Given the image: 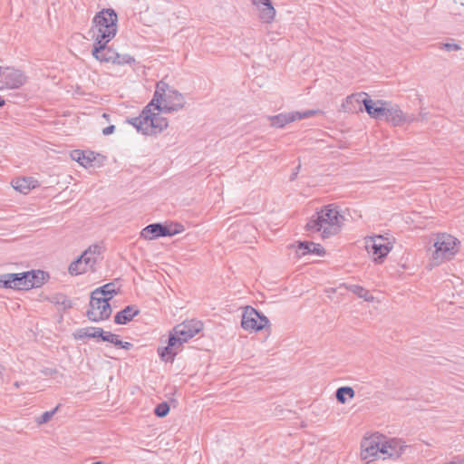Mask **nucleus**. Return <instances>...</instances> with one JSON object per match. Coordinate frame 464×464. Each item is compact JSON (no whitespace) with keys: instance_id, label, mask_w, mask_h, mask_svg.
<instances>
[{"instance_id":"37998d69","label":"nucleus","mask_w":464,"mask_h":464,"mask_svg":"<svg viewBox=\"0 0 464 464\" xmlns=\"http://www.w3.org/2000/svg\"><path fill=\"white\" fill-rule=\"evenodd\" d=\"M133 347V344L129 342H121V345H120V348L124 350H130Z\"/></svg>"},{"instance_id":"a19ab883","label":"nucleus","mask_w":464,"mask_h":464,"mask_svg":"<svg viewBox=\"0 0 464 464\" xmlns=\"http://www.w3.org/2000/svg\"><path fill=\"white\" fill-rule=\"evenodd\" d=\"M115 131L114 125H109L102 130V134L105 136L111 135Z\"/></svg>"},{"instance_id":"2f4dec72","label":"nucleus","mask_w":464,"mask_h":464,"mask_svg":"<svg viewBox=\"0 0 464 464\" xmlns=\"http://www.w3.org/2000/svg\"><path fill=\"white\" fill-rule=\"evenodd\" d=\"M346 288L355 294L360 298H363L365 301H372L373 296L369 293L368 290L358 285H350Z\"/></svg>"},{"instance_id":"c85d7f7f","label":"nucleus","mask_w":464,"mask_h":464,"mask_svg":"<svg viewBox=\"0 0 464 464\" xmlns=\"http://www.w3.org/2000/svg\"><path fill=\"white\" fill-rule=\"evenodd\" d=\"M172 89L169 88V84L164 81H160L156 85V91L154 92L153 98L150 102L153 103H161L160 102L166 97V94L169 91Z\"/></svg>"},{"instance_id":"f3484780","label":"nucleus","mask_w":464,"mask_h":464,"mask_svg":"<svg viewBox=\"0 0 464 464\" xmlns=\"http://www.w3.org/2000/svg\"><path fill=\"white\" fill-rule=\"evenodd\" d=\"M97 157L102 158V160H105V157L92 150H74L71 152L72 160L77 161L84 168L93 166V162L96 161Z\"/></svg>"},{"instance_id":"e433bc0d","label":"nucleus","mask_w":464,"mask_h":464,"mask_svg":"<svg viewBox=\"0 0 464 464\" xmlns=\"http://www.w3.org/2000/svg\"><path fill=\"white\" fill-rule=\"evenodd\" d=\"M268 325H269L268 318L264 314L259 312L256 332H259V331L265 329Z\"/></svg>"},{"instance_id":"79ce46f5","label":"nucleus","mask_w":464,"mask_h":464,"mask_svg":"<svg viewBox=\"0 0 464 464\" xmlns=\"http://www.w3.org/2000/svg\"><path fill=\"white\" fill-rule=\"evenodd\" d=\"M120 336L118 334H112V341H111L110 343L114 344L115 346L117 347H120V345H121V340H120L119 338Z\"/></svg>"},{"instance_id":"473e14b6","label":"nucleus","mask_w":464,"mask_h":464,"mask_svg":"<svg viewBox=\"0 0 464 464\" xmlns=\"http://www.w3.org/2000/svg\"><path fill=\"white\" fill-rule=\"evenodd\" d=\"M134 57L130 54H120L119 53H115L113 56V63L115 65H125V64H132L135 63Z\"/></svg>"},{"instance_id":"aec40b11","label":"nucleus","mask_w":464,"mask_h":464,"mask_svg":"<svg viewBox=\"0 0 464 464\" xmlns=\"http://www.w3.org/2000/svg\"><path fill=\"white\" fill-rule=\"evenodd\" d=\"M174 336L169 335L168 344L165 347H159L158 353L164 362H173L177 355V349L179 347Z\"/></svg>"},{"instance_id":"de8ad7c7","label":"nucleus","mask_w":464,"mask_h":464,"mask_svg":"<svg viewBox=\"0 0 464 464\" xmlns=\"http://www.w3.org/2000/svg\"><path fill=\"white\" fill-rule=\"evenodd\" d=\"M419 121V118H413V117H409L407 116V120L405 122H412V121Z\"/></svg>"},{"instance_id":"412c9836","label":"nucleus","mask_w":464,"mask_h":464,"mask_svg":"<svg viewBox=\"0 0 464 464\" xmlns=\"http://www.w3.org/2000/svg\"><path fill=\"white\" fill-rule=\"evenodd\" d=\"M296 254L298 256H304L307 254H315L323 256L325 255V249L320 245L311 241H297Z\"/></svg>"},{"instance_id":"cd10ccee","label":"nucleus","mask_w":464,"mask_h":464,"mask_svg":"<svg viewBox=\"0 0 464 464\" xmlns=\"http://www.w3.org/2000/svg\"><path fill=\"white\" fill-rule=\"evenodd\" d=\"M102 247L100 245L90 246L85 251L82 252V257H84V263L86 266L91 267L96 263L95 256H99L102 253Z\"/></svg>"},{"instance_id":"a211bd4d","label":"nucleus","mask_w":464,"mask_h":464,"mask_svg":"<svg viewBox=\"0 0 464 464\" xmlns=\"http://www.w3.org/2000/svg\"><path fill=\"white\" fill-rule=\"evenodd\" d=\"M258 316H259L258 310H256V308H254L250 305L246 306L244 309L243 314H242V320H241L242 328L246 331L256 332Z\"/></svg>"},{"instance_id":"ea45409f","label":"nucleus","mask_w":464,"mask_h":464,"mask_svg":"<svg viewBox=\"0 0 464 464\" xmlns=\"http://www.w3.org/2000/svg\"><path fill=\"white\" fill-rule=\"evenodd\" d=\"M112 334H113L111 332H107L102 329V335H99L98 338H100L103 342L110 343L111 341H112Z\"/></svg>"},{"instance_id":"603ef678","label":"nucleus","mask_w":464,"mask_h":464,"mask_svg":"<svg viewBox=\"0 0 464 464\" xmlns=\"http://www.w3.org/2000/svg\"><path fill=\"white\" fill-rule=\"evenodd\" d=\"M2 72V66H0V72Z\"/></svg>"},{"instance_id":"1a4fd4ad","label":"nucleus","mask_w":464,"mask_h":464,"mask_svg":"<svg viewBox=\"0 0 464 464\" xmlns=\"http://www.w3.org/2000/svg\"><path fill=\"white\" fill-rule=\"evenodd\" d=\"M385 240L381 235L366 238V250L373 256L376 263H382L392 248V243L384 242Z\"/></svg>"},{"instance_id":"c03bdc74","label":"nucleus","mask_w":464,"mask_h":464,"mask_svg":"<svg viewBox=\"0 0 464 464\" xmlns=\"http://www.w3.org/2000/svg\"><path fill=\"white\" fill-rule=\"evenodd\" d=\"M300 168H301V165L299 164L295 169V170L293 171V173L291 174L290 176V180L293 181L296 179L297 175H298V172L300 170Z\"/></svg>"},{"instance_id":"f257e3e1","label":"nucleus","mask_w":464,"mask_h":464,"mask_svg":"<svg viewBox=\"0 0 464 464\" xmlns=\"http://www.w3.org/2000/svg\"><path fill=\"white\" fill-rule=\"evenodd\" d=\"M344 220L335 204H329L315 212L305 225L306 231L321 232L322 237L328 238L336 235Z\"/></svg>"},{"instance_id":"49530a36","label":"nucleus","mask_w":464,"mask_h":464,"mask_svg":"<svg viewBox=\"0 0 464 464\" xmlns=\"http://www.w3.org/2000/svg\"><path fill=\"white\" fill-rule=\"evenodd\" d=\"M426 115H427L426 113H421V112H420V113L419 114V116H418L419 121H425V120H426Z\"/></svg>"},{"instance_id":"8fccbe9b","label":"nucleus","mask_w":464,"mask_h":464,"mask_svg":"<svg viewBox=\"0 0 464 464\" xmlns=\"http://www.w3.org/2000/svg\"><path fill=\"white\" fill-rule=\"evenodd\" d=\"M102 117H103L104 119H108L109 114H107V113H103V114H102Z\"/></svg>"},{"instance_id":"c756f323","label":"nucleus","mask_w":464,"mask_h":464,"mask_svg":"<svg viewBox=\"0 0 464 464\" xmlns=\"http://www.w3.org/2000/svg\"><path fill=\"white\" fill-rule=\"evenodd\" d=\"M86 266L84 257H82L81 255L70 264L68 272L72 276L81 275L86 272Z\"/></svg>"},{"instance_id":"72a5a7b5","label":"nucleus","mask_w":464,"mask_h":464,"mask_svg":"<svg viewBox=\"0 0 464 464\" xmlns=\"http://www.w3.org/2000/svg\"><path fill=\"white\" fill-rule=\"evenodd\" d=\"M52 302L55 304L63 306V309H69L72 307V301L63 294H57L53 295Z\"/></svg>"},{"instance_id":"6e6552de","label":"nucleus","mask_w":464,"mask_h":464,"mask_svg":"<svg viewBox=\"0 0 464 464\" xmlns=\"http://www.w3.org/2000/svg\"><path fill=\"white\" fill-rule=\"evenodd\" d=\"M202 329L203 323L201 321L196 319L185 320L181 324H177L169 334L176 338L179 346H182L183 343L193 338Z\"/></svg>"},{"instance_id":"bb28decb","label":"nucleus","mask_w":464,"mask_h":464,"mask_svg":"<svg viewBox=\"0 0 464 464\" xmlns=\"http://www.w3.org/2000/svg\"><path fill=\"white\" fill-rule=\"evenodd\" d=\"M102 328L101 327H85L77 329L73 334V337L76 340H82L84 338H98L102 335Z\"/></svg>"},{"instance_id":"393cba45","label":"nucleus","mask_w":464,"mask_h":464,"mask_svg":"<svg viewBox=\"0 0 464 464\" xmlns=\"http://www.w3.org/2000/svg\"><path fill=\"white\" fill-rule=\"evenodd\" d=\"M26 275H29L28 278V290L40 287L49 278V274L42 270H31L27 271Z\"/></svg>"},{"instance_id":"9b49d317","label":"nucleus","mask_w":464,"mask_h":464,"mask_svg":"<svg viewBox=\"0 0 464 464\" xmlns=\"http://www.w3.org/2000/svg\"><path fill=\"white\" fill-rule=\"evenodd\" d=\"M26 82V76L20 71L10 67H2L0 72V90L18 89Z\"/></svg>"},{"instance_id":"423d86ee","label":"nucleus","mask_w":464,"mask_h":464,"mask_svg":"<svg viewBox=\"0 0 464 464\" xmlns=\"http://www.w3.org/2000/svg\"><path fill=\"white\" fill-rule=\"evenodd\" d=\"M184 230V226L179 223H152L145 227L140 236L144 239L153 240L161 237H172Z\"/></svg>"},{"instance_id":"39448f33","label":"nucleus","mask_w":464,"mask_h":464,"mask_svg":"<svg viewBox=\"0 0 464 464\" xmlns=\"http://www.w3.org/2000/svg\"><path fill=\"white\" fill-rule=\"evenodd\" d=\"M458 239L447 233L436 236L433 244L434 250L431 253V266H440L441 263L450 260L458 252Z\"/></svg>"},{"instance_id":"c9c22d12","label":"nucleus","mask_w":464,"mask_h":464,"mask_svg":"<svg viewBox=\"0 0 464 464\" xmlns=\"http://www.w3.org/2000/svg\"><path fill=\"white\" fill-rule=\"evenodd\" d=\"M59 407L60 404H58L53 410L44 412L40 417L36 419V422L40 425L47 423L52 419V417L56 413Z\"/></svg>"},{"instance_id":"4c0bfd02","label":"nucleus","mask_w":464,"mask_h":464,"mask_svg":"<svg viewBox=\"0 0 464 464\" xmlns=\"http://www.w3.org/2000/svg\"><path fill=\"white\" fill-rule=\"evenodd\" d=\"M440 49H444L448 52H451V51H459L461 49L460 45L458 44H451V43H444V44H440Z\"/></svg>"},{"instance_id":"5701e85b","label":"nucleus","mask_w":464,"mask_h":464,"mask_svg":"<svg viewBox=\"0 0 464 464\" xmlns=\"http://www.w3.org/2000/svg\"><path fill=\"white\" fill-rule=\"evenodd\" d=\"M38 181L32 177L18 178L12 181L13 188L23 193L27 194L31 189L36 188Z\"/></svg>"},{"instance_id":"3c124183","label":"nucleus","mask_w":464,"mask_h":464,"mask_svg":"<svg viewBox=\"0 0 464 464\" xmlns=\"http://www.w3.org/2000/svg\"><path fill=\"white\" fill-rule=\"evenodd\" d=\"M92 464H103V462H102V461H96V462H93V463H92Z\"/></svg>"},{"instance_id":"58836bf2","label":"nucleus","mask_w":464,"mask_h":464,"mask_svg":"<svg viewBox=\"0 0 464 464\" xmlns=\"http://www.w3.org/2000/svg\"><path fill=\"white\" fill-rule=\"evenodd\" d=\"M9 278V273L0 276V288H11V282Z\"/></svg>"},{"instance_id":"9d476101","label":"nucleus","mask_w":464,"mask_h":464,"mask_svg":"<svg viewBox=\"0 0 464 464\" xmlns=\"http://www.w3.org/2000/svg\"><path fill=\"white\" fill-rule=\"evenodd\" d=\"M385 436L375 432L369 437H364L361 442V457L367 459L371 457H376L378 453L382 454V445L383 444Z\"/></svg>"},{"instance_id":"6ab92c4d","label":"nucleus","mask_w":464,"mask_h":464,"mask_svg":"<svg viewBox=\"0 0 464 464\" xmlns=\"http://www.w3.org/2000/svg\"><path fill=\"white\" fill-rule=\"evenodd\" d=\"M253 3L259 8V17L264 23L273 22L276 15V9L271 0H253Z\"/></svg>"},{"instance_id":"a18cd8bd","label":"nucleus","mask_w":464,"mask_h":464,"mask_svg":"<svg viewBox=\"0 0 464 464\" xmlns=\"http://www.w3.org/2000/svg\"><path fill=\"white\" fill-rule=\"evenodd\" d=\"M43 373H44V375H53V374L57 373V370H56V369H52V368H45V369L43 371Z\"/></svg>"},{"instance_id":"09e8293b","label":"nucleus","mask_w":464,"mask_h":464,"mask_svg":"<svg viewBox=\"0 0 464 464\" xmlns=\"http://www.w3.org/2000/svg\"><path fill=\"white\" fill-rule=\"evenodd\" d=\"M5 104V101L0 96V108Z\"/></svg>"},{"instance_id":"a878e982","label":"nucleus","mask_w":464,"mask_h":464,"mask_svg":"<svg viewBox=\"0 0 464 464\" xmlns=\"http://www.w3.org/2000/svg\"><path fill=\"white\" fill-rule=\"evenodd\" d=\"M120 292V287H116L115 282L107 283L96 289L92 294L101 296L102 298H109V301Z\"/></svg>"},{"instance_id":"7c9ffc66","label":"nucleus","mask_w":464,"mask_h":464,"mask_svg":"<svg viewBox=\"0 0 464 464\" xmlns=\"http://www.w3.org/2000/svg\"><path fill=\"white\" fill-rule=\"evenodd\" d=\"M346 396L353 399L355 396L354 390L350 386L339 387L335 392V398L338 402L343 404L346 402Z\"/></svg>"},{"instance_id":"4be33fe9","label":"nucleus","mask_w":464,"mask_h":464,"mask_svg":"<svg viewBox=\"0 0 464 464\" xmlns=\"http://www.w3.org/2000/svg\"><path fill=\"white\" fill-rule=\"evenodd\" d=\"M139 314L140 310L135 305H127L115 314L114 323L117 324H127Z\"/></svg>"},{"instance_id":"dca6fc26","label":"nucleus","mask_w":464,"mask_h":464,"mask_svg":"<svg viewBox=\"0 0 464 464\" xmlns=\"http://www.w3.org/2000/svg\"><path fill=\"white\" fill-rule=\"evenodd\" d=\"M385 116L382 121L391 123L393 126H400L407 120V115L401 110L398 104L392 103L390 101L386 102Z\"/></svg>"},{"instance_id":"f03ea898","label":"nucleus","mask_w":464,"mask_h":464,"mask_svg":"<svg viewBox=\"0 0 464 464\" xmlns=\"http://www.w3.org/2000/svg\"><path fill=\"white\" fill-rule=\"evenodd\" d=\"M153 102H150L146 105L138 117L128 118L126 122L132 125L137 129L139 132L143 135H157L161 133L167 129L169 122L168 120L160 115V113L154 112L155 109Z\"/></svg>"},{"instance_id":"4468645a","label":"nucleus","mask_w":464,"mask_h":464,"mask_svg":"<svg viewBox=\"0 0 464 464\" xmlns=\"http://www.w3.org/2000/svg\"><path fill=\"white\" fill-rule=\"evenodd\" d=\"M109 42L107 40L94 41L92 54L97 61L113 63L116 51L108 45Z\"/></svg>"},{"instance_id":"0eeeda50","label":"nucleus","mask_w":464,"mask_h":464,"mask_svg":"<svg viewBox=\"0 0 464 464\" xmlns=\"http://www.w3.org/2000/svg\"><path fill=\"white\" fill-rule=\"evenodd\" d=\"M90 308L86 312V316L92 322H100L109 319L112 308L109 303V298H102L91 293Z\"/></svg>"},{"instance_id":"b1692460","label":"nucleus","mask_w":464,"mask_h":464,"mask_svg":"<svg viewBox=\"0 0 464 464\" xmlns=\"http://www.w3.org/2000/svg\"><path fill=\"white\" fill-rule=\"evenodd\" d=\"M29 275L26 272L23 273H9L11 282V289L14 290H28Z\"/></svg>"},{"instance_id":"2eb2a0df","label":"nucleus","mask_w":464,"mask_h":464,"mask_svg":"<svg viewBox=\"0 0 464 464\" xmlns=\"http://www.w3.org/2000/svg\"><path fill=\"white\" fill-rule=\"evenodd\" d=\"M408 448L401 440L392 438L387 440L385 438L383 444L382 445V454L383 459H398L400 458L405 450Z\"/></svg>"},{"instance_id":"7ed1b4c3","label":"nucleus","mask_w":464,"mask_h":464,"mask_svg":"<svg viewBox=\"0 0 464 464\" xmlns=\"http://www.w3.org/2000/svg\"><path fill=\"white\" fill-rule=\"evenodd\" d=\"M118 14L113 8H104L98 12L92 20V27L90 30L94 41H111L118 31Z\"/></svg>"},{"instance_id":"ddd939ff","label":"nucleus","mask_w":464,"mask_h":464,"mask_svg":"<svg viewBox=\"0 0 464 464\" xmlns=\"http://www.w3.org/2000/svg\"><path fill=\"white\" fill-rule=\"evenodd\" d=\"M319 111L316 110H308L304 112H287V113H280L275 116H271L270 121L273 127L283 128L285 124L293 122L296 120H302L305 118L312 117L318 113Z\"/></svg>"},{"instance_id":"20e7f679","label":"nucleus","mask_w":464,"mask_h":464,"mask_svg":"<svg viewBox=\"0 0 464 464\" xmlns=\"http://www.w3.org/2000/svg\"><path fill=\"white\" fill-rule=\"evenodd\" d=\"M386 102L385 100H372L368 93L362 92L347 96L343 107L345 111H353V102L362 104L363 107L359 108L361 111H365L372 119L382 121L385 116V106L388 105Z\"/></svg>"},{"instance_id":"f8f14e48","label":"nucleus","mask_w":464,"mask_h":464,"mask_svg":"<svg viewBox=\"0 0 464 464\" xmlns=\"http://www.w3.org/2000/svg\"><path fill=\"white\" fill-rule=\"evenodd\" d=\"M163 101L166 103L164 106H162L161 103L155 104V109L159 112L169 113L171 111H177L182 109L185 104L184 96L179 92L173 89L171 91H169Z\"/></svg>"},{"instance_id":"f704fd0d","label":"nucleus","mask_w":464,"mask_h":464,"mask_svg":"<svg viewBox=\"0 0 464 464\" xmlns=\"http://www.w3.org/2000/svg\"><path fill=\"white\" fill-rule=\"evenodd\" d=\"M169 405L167 401L159 403L154 409V414L159 418L166 417L169 412Z\"/></svg>"}]
</instances>
